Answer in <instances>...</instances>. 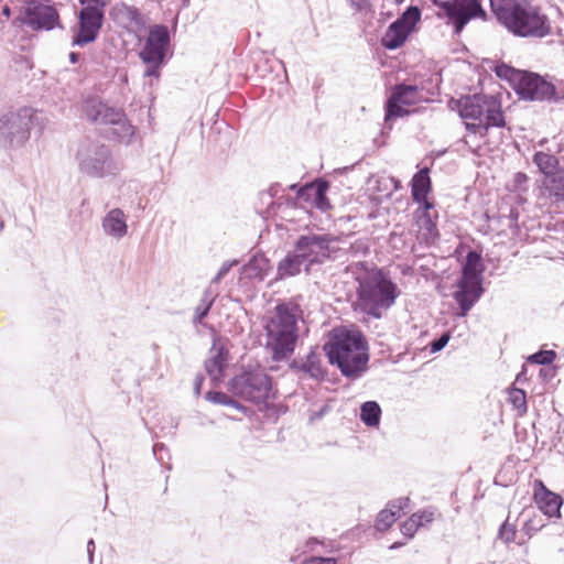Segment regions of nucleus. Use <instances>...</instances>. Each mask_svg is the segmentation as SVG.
<instances>
[{
    "instance_id": "1",
    "label": "nucleus",
    "mask_w": 564,
    "mask_h": 564,
    "mask_svg": "<svg viewBox=\"0 0 564 564\" xmlns=\"http://www.w3.org/2000/svg\"><path fill=\"white\" fill-rule=\"evenodd\" d=\"M324 350L329 364L347 379H359L368 369L369 346L359 330H336L324 345Z\"/></svg>"
},
{
    "instance_id": "2",
    "label": "nucleus",
    "mask_w": 564,
    "mask_h": 564,
    "mask_svg": "<svg viewBox=\"0 0 564 564\" xmlns=\"http://www.w3.org/2000/svg\"><path fill=\"white\" fill-rule=\"evenodd\" d=\"M496 18L514 35L544 37L551 32L550 20L529 0H490Z\"/></svg>"
},
{
    "instance_id": "3",
    "label": "nucleus",
    "mask_w": 564,
    "mask_h": 564,
    "mask_svg": "<svg viewBox=\"0 0 564 564\" xmlns=\"http://www.w3.org/2000/svg\"><path fill=\"white\" fill-rule=\"evenodd\" d=\"M300 314L299 304L282 302L267 318L264 324L265 348L271 352L274 361L285 360L294 352L299 338L297 317Z\"/></svg>"
},
{
    "instance_id": "4",
    "label": "nucleus",
    "mask_w": 564,
    "mask_h": 564,
    "mask_svg": "<svg viewBox=\"0 0 564 564\" xmlns=\"http://www.w3.org/2000/svg\"><path fill=\"white\" fill-rule=\"evenodd\" d=\"M356 280V306L373 318H381L400 294L398 285L381 269L368 271Z\"/></svg>"
},
{
    "instance_id": "5",
    "label": "nucleus",
    "mask_w": 564,
    "mask_h": 564,
    "mask_svg": "<svg viewBox=\"0 0 564 564\" xmlns=\"http://www.w3.org/2000/svg\"><path fill=\"white\" fill-rule=\"evenodd\" d=\"M82 111L86 119L96 126L105 127V135L112 141L129 144L134 135V127L122 109L109 106L97 96L84 99Z\"/></svg>"
},
{
    "instance_id": "6",
    "label": "nucleus",
    "mask_w": 564,
    "mask_h": 564,
    "mask_svg": "<svg viewBox=\"0 0 564 564\" xmlns=\"http://www.w3.org/2000/svg\"><path fill=\"white\" fill-rule=\"evenodd\" d=\"M75 159L78 171L93 178L115 177L122 170L110 148L98 140L86 139L77 148Z\"/></svg>"
},
{
    "instance_id": "7",
    "label": "nucleus",
    "mask_w": 564,
    "mask_h": 564,
    "mask_svg": "<svg viewBox=\"0 0 564 564\" xmlns=\"http://www.w3.org/2000/svg\"><path fill=\"white\" fill-rule=\"evenodd\" d=\"M44 127L41 112L32 108H21L0 117V148L19 149L30 139L31 129Z\"/></svg>"
},
{
    "instance_id": "8",
    "label": "nucleus",
    "mask_w": 564,
    "mask_h": 564,
    "mask_svg": "<svg viewBox=\"0 0 564 564\" xmlns=\"http://www.w3.org/2000/svg\"><path fill=\"white\" fill-rule=\"evenodd\" d=\"M272 383L271 378L260 368H243L228 383V390L234 397L245 401L260 403L269 399Z\"/></svg>"
},
{
    "instance_id": "9",
    "label": "nucleus",
    "mask_w": 564,
    "mask_h": 564,
    "mask_svg": "<svg viewBox=\"0 0 564 564\" xmlns=\"http://www.w3.org/2000/svg\"><path fill=\"white\" fill-rule=\"evenodd\" d=\"M438 8L436 17L445 20L452 25L456 35L460 34L464 28L474 19L486 17L480 0H432Z\"/></svg>"
},
{
    "instance_id": "10",
    "label": "nucleus",
    "mask_w": 564,
    "mask_h": 564,
    "mask_svg": "<svg viewBox=\"0 0 564 564\" xmlns=\"http://www.w3.org/2000/svg\"><path fill=\"white\" fill-rule=\"evenodd\" d=\"M82 9L78 24L74 29L73 46H85L94 42L99 34L105 19L106 0H79Z\"/></svg>"
},
{
    "instance_id": "11",
    "label": "nucleus",
    "mask_w": 564,
    "mask_h": 564,
    "mask_svg": "<svg viewBox=\"0 0 564 564\" xmlns=\"http://www.w3.org/2000/svg\"><path fill=\"white\" fill-rule=\"evenodd\" d=\"M338 239L327 234L307 232L297 237L294 249L306 263V272L314 264H323L325 261L333 259L332 254L337 249L332 246Z\"/></svg>"
},
{
    "instance_id": "12",
    "label": "nucleus",
    "mask_w": 564,
    "mask_h": 564,
    "mask_svg": "<svg viewBox=\"0 0 564 564\" xmlns=\"http://www.w3.org/2000/svg\"><path fill=\"white\" fill-rule=\"evenodd\" d=\"M517 94L521 99L533 101H556V87L541 75L530 72L518 74Z\"/></svg>"
},
{
    "instance_id": "13",
    "label": "nucleus",
    "mask_w": 564,
    "mask_h": 564,
    "mask_svg": "<svg viewBox=\"0 0 564 564\" xmlns=\"http://www.w3.org/2000/svg\"><path fill=\"white\" fill-rule=\"evenodd\" d=\"M21 21L33 31H51L59 22L57 10L40 0H29L22 8Z\"/></svg>"
},
{
    "instance_id": "14",
    "label": "nucleus",
    "mask_w": 564,
    "mask_h": 564,
    "mask_svg": "<svg viewBox=\"0 0 564 564\" xmlns=\"http://www.w3.org/2000/svg\"><path fill=\"white\" fill-rule=\"evenodd\" d=\"M170 41L167 26L163 24L153 25L149 31L143 48L139 53V57L143 63L163 64Z\"/></svg>"
},
{
    "instance_id": "15",
    "label": "nucleus",
    "mask_w": 564,
    "mask_h": 564,
    "mask_svg": "<svg viewBox=\"0 0 564 564\" xmlns=\"http://www.w3.org/2000/svg\"><path fill=\"white\" fill-rule=\"evenodd\" d=\"M453 299L459 307L458 316L465 317L484 294L482 282L458 279Z\"/></svg>"
},
{
    "instance_id": "16",
    "label": "nucleus",
    "mask_w": 564,
    "mask_h": 564,
    "mask_svg": "<svg viewBox=\"0 0 564 564\" xmlns=\"http://www.w3.org/2000/svg\"><path fill=\"white\" fill-rule=\"evenodd\" d=\"M290 368L295 372H302L304 376L316 381H323L326 371L322 365L321 355L315 348H312L307 355L292 360Z\"/></svg>"
},
{
    "instance_id": "17",
    "label": "nucleus",
    "mask_w": 564,
    "mask_h": 564,
    "mask_svg": "<svg viewBox=\"0 0 564 564\" xmlns=\"http://www.w3.org/2000/svg\"><path fill=\"white\" fill-rule=\"evenodd\" d=\"M490 95H468L462 97L458 102V113L464 120H480L484 117L487 99Z\"/></svg>"
},
{
    "instance_id": "18",
    "label": "nucleus",
    "mask_w": 564,
    "mask_h": 564,
    "mask_svg": "<svg viewBox=\"0 0 564 564\" xmlns=\"http://www.w3.org/2000/svg\"><path fill=\"white\" fill-rule=\"evenodd\" d=\"M534 499L540 510L547 517H560L561 496L549 490L541 480L535 481Z\"/></svg>"
},
{
    "instance_id": "19",
    "label": "nucleus",
    "mask_w": 564,
    "mask_h": 564,
    "mask_svg": "<svg viewBox=\"0 0 564 564\" xmlns=\"http://www.w3.org/2000/svg\"><path fill=\"white\" fill-rule=\"evenodd\" d=\"M101 228L105 235L120 240L128 232L127 218L122 209L112 208L101 220Z\"/></svg>"
},
{
    "instance_id": "20",
    "label": "nucleus",
    "mask_w": 564,
    "mask_h": 564,
    "mask_svg": "<svg viewBox=\"0 0 564 564\" xmlns=\"http://www.w3.org/2000/svg\"><path fill=\"white\" fill-rule=\"evenodd\" d=\"M306 272V263L293 249L278 263L276 280H285L299 275L302 271Z\"/></svg>"
},
{
    "instance_id": "21",
    "label": "nucleus",
    "mask_w": 564,
    "mask_h": 564,
    "mask_svg": "<svg viewBox=\"0 0 564 564\" xmlns=\"http://www.w3.org/2000/svg\"><path fill=\"white\" fill-rule=\"evenodd\" d=\"M541 195L553 202L564 200V169H558L544 178Z\"/></svg>"
},
{
    "instance_id": "22",
    "label": "nucleus",
    "mask_w": 564,
    "mask_h": 564,
    "mask_svg": "<svg viewBox=\"0 0 564 564\" xmlns=\"http://www.w3.org/2000/svg\"><path fill=\"white\" fill-rule=\"evenodd\" d=\"M485 121H484V133H481V138L486 137L488 130L492 127L502 128L506 126L505 116L501 109L500 101L495 97L490 96L487 99V106L485 109Z\"/></svg>"
},
{
    "instance_id": "23",
    "label": "nucleus",
    "mask_w": 564,
    "mask_h": 564,
    "mask_svg": "<svg viewBox=\"0 0 564 564\" xmlns=\"http://www.w3.org/2000/svg\"><path fill=\"white\" fill-rule=\"evenodd\" d=\"M212 351V357L205 362V369L213 381L219 382L224 378L228 351L224 347H214Z\"/></svg>"
},
{
    "instance_id": "24",
    "label": "nucleus",
    "mask_w": 564,
    "mask_h": 564,
    "mask_svg": "<svg viewBox=\"0 0 564 564\" xmlns=\"http://www.w3.org/2000/svg\"><path fill=\"white\" fill-rule=\"evenodd\" d=\"M485 265L479 252L470 250L462 265L460 279L484 281Z\"/></svg>"
},
{
    "instance_id": "25",
    "label": "nucleus",
    "mask_w": 564,
    "mask_h": 564,
    "mask_svg": "<svg viewBox=\"0 0 564 564\" xmlns=\"http://www.w3.org/2000/svg\"><path fill=\"white\" fill-rule=\"evenodd\" d=\"M432 188L430 170L424 167L416 172L411 181V194L415 203L421 204L425 200Z\"/></svg>"
},
{
    "instance_id": "26",
    "label": "nucleus",
    "mask_w": 564,
    "mask_h": 564,
    "mask_svg": "<svg viewBox=\"0 0 564 564\" xmlns=\"http://www.w3.org/2000/svg\"><path fill=\"white\" fill-rule=\"evenodd\" d=\"M410 33L409 29L394 21L388 26L381 39V44L388 50H397L404 44Z\"/></svg>"
},
{
    "instance_id": "27",
    "label": "nucleus",
    "mask_w": 564,
    "mask_h": 564,
    "mask_svg": "<svg viewBox=\"0 0 564 564\" xmlns=\"http://www.w3.org/2000/svg\"><path fill=\"white\" fill-rule=\"evenodd\" d=\"M218 293L213 290V286H207L202 295V299L194 310L192 323L196 325H204L205 317L209 314Z\"/></svg>"
},
{
    "instance_id": "28",
    "label": "nucleus",
    "mask_w": 564,
    "mask_h": 564,
    "mask_svg": "<svg viewBox=\"0 0 564 564\" xmlns=\"http://www.w3.org/2000/svg\"><path fill=\"white\" fill-rule=\"evenodd\" d=\"M269 260L263 256H253L242 268L248 279L263 281Z\"/></svg>"
},
{
    "instance_id": "29",
    "label": "nucleus",
    "mask_w": 564,
    "mask_h": 564,
    "mask_svg": "<svg viewBox=\"0 0 564 564\" xmlns=\"http://www.w3.org/2000/svg\"><path fill=\"white\" fill-rule=\"evenodd\" d=\"M117 11L135 31L145 29L147 19L138 8L122 3L117 8Z\"/></svg>"
},
{
    "instance_id": "30",
    "label": "nucleus",
    "mask_w": 564,
    "mask_h": 564,
    "mask_svg": "<svg viewBox=\"0 0 564 564\" xmlns=\"http://www.w3.org/2000/svg\"><path fill=\"white\" fill-rule=\"evenodd\" d=\"M381 408L377 401H366L360 406V420L369 427H377L380 423Z\"/></svg>"
},
{
    "instance_id": "31",
    "label": "nucleus",
    "mask_w": 564,
    "mask_h": 564,
    "mask_svg": "<svg viewBox=\"0 0 564 564\" xmlns=\"http://www.w3.org/2000/svg\"><path fill=\"white\" fill-rule=\"evenodd\" d=\"M416 224L419 226L422 240L426 243L434 242L438 237V231L431 214L416 215Z\"/></svg>"
},
{
    "instance_id": "32",
    "label": "nucleus",
    "mask_w": 564,
    "mask_h": 564,
    "mask_svg": "<svg viewBox=\"0 0 564 564\" xmlns=\"http://www.w3.org/2000/svg\"><path fill=\"white\" fill-rule=\"evenodd\" d=\"M392 93L405 106L415 105L421 99V89L415 85L399 84L393 88Z\"/></svg>"
},
{
    "instance_id": "33",
    "label": "nucleus",
    "mask_w": 564,
    "mask_h": 564,
    "mask_svg": "<svg viewBox=\"0 0 564 564\" xmlns=\"http://www.w3.org/2000/svg\"><path fill=\"white\" fill-rule=\"evenodd\" d=\"M533 162L539 167V170L545 175V177H549L551 173H554L557 171L558 160L555 155L538 151L533 155Z\"/></svg>"
},
{
    "instance_id": "34",
    "label": "nucleus",
    "mask_w": 564,
    "mask_h": 564,
    "mask_svg": "<svg viewBox=\"0 0 564 564\" xmlns=\"http://www.w3.org/2000/svg\"><path fill=\"white\" fill-rule=\"evenodd\" d=\"M421 9L416 6H410L406 10L395 20L400 25L409 29L412 32L415 24L421 20Z\"/></svg>"
},
{
    "instance_id": "35",
    "label": "nucleus",
    "mask_w": 564,
    "mask_h": 564,
    "mask_svg": "<svg viewBox=\"0 0 564 564\" xmlns=\"http://www.w3.org/2000/svg\"><path fill=\"white\" fill-rule=\"evenodd\" d=\"M402 105L403 104L398 98V96L392 93L391 96L388 98V100L386 102L384 120L389 121V120H392V119H395V118H400V117H403V116L408 115L409 111L405 110L402 107Z\"/></svg>"
},
{
    "instance_id": "36",
    "label": "nucleus",
    "mask_w": 564,
    "mask_h": 564,
    "mask_svg": "<svg viewBox=\"0 0 564 564\" xmlns=\"http://www.w3.org/2000/svg\"><path fill=\"white\" fill-rule=\"evenodd\" d=\"M400 517V513L390 509L381 510L377 517L376 529L378 531H387Z\"/></svg>"
},
{
    "instance_id": "37",
    "label": "nucleus",
    "mask_w": 564,
    "mask_h": 564,
    "mask_svg": "<svg viewBox=\"0 0 564 564\" xmlns=\"http://www.w3.org/2000/svg\"><path fill=\"white\" fill-rule=\"evenodd\" d=\"M556 354L553 350H540L528 357V361L536 365H550L555 359Z\"/></svg>"
},
{
    "instance_id": "38",
    "label": "nucleus",
    "mask_w": 564,
    "mask_h": 564,
    "mask_svg": "<svg viewBox=\"0 0 564 564\" xmlns=\"http://www.w3.org/2000/svg\"><path fill=\"white\" fill-rule=\"evenodd\" d=\"M495 73L502 79L514 80L518 83V74H522L523 72H519L505 63H500L496 65Z\"/></svg>"
},
{
    "instance_id": "39",
    "label": "nucleus",
    "mask_w": 564,
    "mask_h": 564,
    "mask_svg": "<svg viewBox=\"0 0 564 564\" xmlns=\"http://www.w3.org/2000/svg\"><path fill=\"white\" fill-rule=\"evenodd\" d=\"M510 401L513 406L522 412L527 411L525 393L521 389H513L510 392Z\"/></svg>"
},
{
    "instance_id": "40",
    "label": "nucleus",
    "mask_w": 564,
    "mask_h": 564,
    "mask_svg": "<svg viewBox=\"0 0 564 564\" xmlns=\"http://www.w3.org/2000/svg\"><path fill=\"white\" fill-rule=\"evenodd\" d=\"M205 398L207 401L215 403V404H221V405H227V406H229V404H232L231 403L232 398L228 397L226 393L220 392V391H208L206 393Z\"/></svg>"
},
{
    "instance_id": "41",
    "label": "nucleus",
    "mask_w": 564,
    "mask_h": 564,
    "mask_svg": "<svg viewBox=\"0 0 564 564\" xmlns=\"http://www.w3.org/2000/svg\"><path fill=\"white\" fill-rule=\"evenodd\" d=\"M416 517H410L406 521L401 524V532L408 538H412L420 525L416 522Z\"/></svg>"
},
{
    "instance_id": "42",
    "label": "nucleus",
    "mask_w": 564,
    "mask_h": 564,
    "mask_svg": "<svg viewBox=\"0 0 564 564\" xmlns=\"http://www.w3.org/2000/svg\"><path fill=\"white\" fill-rule=\"evenodd\" d=\"M238 264V261L237 260H231V261H225L219 271L217 272V274L213 278L212 282H210V285L212 284H215V283H219L227 274L228 272L230 271V269L235 265Z\"/></svg>"
},
{
    "instance_id": "43",
    "label": "nucleus",
    "mask_w": 564,
    "mask_h": 564,
    "mask_svg": "<svg viewBox=\"0 0 564 564\" xmlns=\"http://www.w3.org/2000/svg\"><path fill=\"white\" fill-rule=\"evenodd\" d=\"M516 529L512 524L505 522L499 529V538L506 543H510L514 540Z\"/></svg>"
},
{
    "instance_id": "44",
    "label": "nucleus",
    "mask_w": 564,
    "mask_h": 564,
    "mask_svg": "<svg viewBox=\"0 0 564 564\" xmlns=\"http://www.w3.org/2000/svg\"><path fill=\"white\" fill-rule=\"evenodd\" d=\"M451 335L448 333H443L438 338L434 339L430 344L431 352L441 351L449 341Z\"/></svg>"
},
{
    "instance_id": "45",
    "label": "nucleus",
    "mask_w": 564,
    "mask_h": 564,
    "mask_svg": "<svg viewBox=\"0 0 564 564\" xmlns=\"http://www.w3.org/2000/svg\"><path fill=\"white\" fill-rule=\"evenodd\" d=\"M301 564H337V560L335 557L311 556Z\"/></svg>"
},
{
    "instance_id": "46",
    "label": "nucleus",
    "mask_w": 564,
    "mask_h": 564,
    "mask_svg": "<svg viewBox=\"0 0 564 564\" xmlns=\"http://www.w3.org/2000/svg\"><path fill=\"white\" fill-rule=\"evenodd\" d=\"M82 210L79 212L80 221H88L93 217V210L89 207V199L84 198L80 203Z\"/></svg>"
},
{
    "instance_id": "47",
    "label": "nucleus",
    "mask_w": 564,
    "mask_h": 564,
    "mask_svg": "<svg viewBox=\"0 0 564 564\" xmlns=\"http://www.w3.org/2000/svg\"><path fill=\"white\" fill-rule=\"evenodd\" d=\"M411 517H416V522L420 527L424 525L425 523H430L434 519V512L432 511H422L413 513Z\"/></svg>"
},
{
    "instance_id": "48",
    "label": "nucleus",
    "mask_w": 564,
    "mask_h": 564,
    "mask_svg": "<svg viewBox=\"0 0 564 564\" xmlns=\"http://www.w3.org/2000/svg\"><path fill=\"white\" fill-rule=\"evenodd\" d=\"M410 499L408 497L398 498L390 502V508L397 513H400L401 510L408 507Z\"/></svg>"
},
{
    "instance_id": "49",
    "label": "nucleus",
    "mask_w": 564,
    "mask_h": 564,
    "mask_svg": "<svg viewBox=\"0 0 564 564\" xmlns=\"http://www.w3.org/2000/svg\"><path fill=\"white\" fill-rule=\"evenodd\" d=\"M479 122H465V128L470 133H478L481 137L484 133V121L480 119Z\"/></svg>"
},
{
    "instance_id": "50",
    "label": "nucleus",
    "mask_w": 564,
    "mask_h": 564,
    "mask_svg": "<svg viewBox=\"0 0 564 564\" xmlns=\"http://www.w3.org/2000/svg\"><path fill=\"white\" fill-rule=\"evenodd\" d=\"M147 64L149 66H148V68L145 70L144 75L148 76V77H152V76L159 77V75H160V70L159 69H160L162 64H156V63H147Z\"/></svg>"
},
{
    "instance_id": "51",
    "label": "nucleus",
    "mask_w": 564,
    "mask_h": 564,
    "mask_svg": "<svg viewBox=\"0 0 564 564\" xmlns=\"http://www.w3.org/2000/svg\"><path fill=\"white\" fill-rule=\"evenodd\" d=\"M349 2L357 11H362L370 7V0H349Z\"/></svg>"
},
{
    "instance_id": "52",
    "label": "nucleus",
    "mask_w": 564,
    "mask_h": 564,
    "mask_svg": "<svg viewBox=\"0 0 564 564\" xmlns=\"http://www.w3.org/2000/svg\"><path fill=\"white\" fill-rule=\"evenodd\" d=\"M167 448L163 443H156L153 445V454L159 462L163 460L162 452H166Z\"/></svg>"
},
{
    "instance_id": "53",
    "label": "nucleus",
    "mask_w": 564,
    "mask_h": 564,
    "mask_svg": "<svg viewBox=\"0 0 564 564\" xmlns=\"http://www.w3.org/2000/svg\"><path fill=\"white\" fill-rule=\"evenodd\" d=\"M327 183H323L317 187L318 206L323 208V202L325 200V192L327 189Z\"/></svg>"
},
{
    "instance_id": "54",
    "label": "nucleus",
    "mask_w": 564,
    "mask_h": 564,
    "mask_svg": "<svg viewBox=\"0 0 564 564\" xmlns=\"http://www.w3.org/2000/svg\"><path fill=\"white\" fill-rule=\"evenodd\" d=\"M203 382H204V377L202 375H197L195 377V379H194V393H195V395H199L200 394Z\"/></svg>"
},
{
    "instance_id": "55",
    "label": "nucleus",
    "mask_w": 564,
    "mask_h": 564,
    "mask_svg": "<svg viewBox=\"0 0 564 564\" xmlns=\"http://www.w3.org/2000/svg\"><path fill=\"white\" fill-rule=\"evenodd\" d=\"M420 205H422V209H419L416 215L430 214V210L433 208V204L427 200V197Z\"/></svg>"
},
{
    "instance_id": "56",
    "label": "nucleus",
    "mask_w": 564,
    "mask_h": 564,
    "mask_svg": "<svg viewBox=\"0 0 564 564\" xmlns=\"http://www.w3.org/2000/svg\"><path fill=\"white\" fill-rule=\"evenodd\" d=\"M94 551H95V542H94L93 539H90L87 542V553H88V557H89V562L90 563L93 562V558H94Z\"/></svg>"
},
{
    "instance_id": "57",
    "label": "nucleus",
    "mask_w": 564,
    "mask_h": 564,
    "mask_svg": "<svg viewBox=\"0 0 564 564\" xmlns=\"http://www.w3.org/2000/svg\"><path fill=\"white\" fill-rule=\"evenodd\" d=\"M278 185L275 186H272L268 193H264L262 194L263 196H268L269 198H272L273 196H275L278 194Z\"/></svg>"
},
{
    "instance_id": "58",
    "label": "nucleus",
    "mask_w": 564,
    "mask_h": 564,
    "mask_svg": "<svg viewBox=\"0 0 564 564\" xmlns=\"http://www.w3.org/2000/svg\"><path fill=\"white\" fill-rule=\"evenodd\" d=\"M557 89V100L564 99V80H561V84Z\"/></svg>"
},
{
    "instance_id": "59",
    "label": "nucleus",
    "mask_w": 564,
    "mask_h": 564,
    "mask_svg": "<svg viewBox=\"0 0 564 564\" xmlns=\"http://www.w3.org/2000/svg\"><path fill=\"white\" fill-rule=\"evenodd\" d=\"M80 54L77 52H70L69 53V62L73 64H76L79 61Z\"/></svg>"
},
{
    "instance_id": "60",
    "label": "nucleus",
    "mask_w": 564,
    "mask_h": 564,
    "mask_svg": "<svg viewBox=\"0 0 564 564\" xmlns=\"http://www.w3.org/2000/svg\"><path fill=\"white\" fill-rule=\"evenodd\" d=\"M231 403L232 404H229V406L235 408L237 410L245 411V409H246L241 403H239L235 399H231Z\"/></svg>"
},
{
    "instance_id": "61",
    "label": "nucleus",
    "mask_w": 564,
    "mask_h": 564,
    "mask_svg": "<svg viewBox=\"0 0 564 564\" xmlns=\"http://www.w3.org/2000/svg\"><path fill=\"white\" fill-rule=\"evenodd\" d=\"M318 543V540L315 539V538H312L307 541V546L311 549V550H314V545Z\"/></svg>"
},
{
    "instance_id": "62",
    "label": "nucleus",
    "mask_w": 564,
    "mask_h": 564,
    "mask_svg": "<svg viewBox=\"0 0 564 564\" xmlns=\"http://www.w3.org/2000/svg\"><path fill=\"white\" fill-rule=\"evenodd\" d=\"M2 13L7 17L10 15V9L8 7H4L3 10H2Z\"/></svg>"
},
{
    "instance_id": "63",
    "label": "nucleus",
    "mask_w": 564,
    "mask_h": 564,
    "mask_svg": "<svg viewBox=\"0 0 564 564\" xmlns=\"http://www.w3.org/2000/svg\"><path fill=\"white\" fill-rule=\"evenodd\" d=\"M296 188H297V185H296V184H292V185H290V189L294 191V189H296Z\"/></svg>"
},
{
    "instance_id": "64",
    "label": "nucleus",
    "mask_w": 564,
    "mask_h": 564,
    "mask_svg": "<svg viewBox=\"0 0 564 564\" xmlns=\"http://www.w3.org/2000/svg\"><path fill=\"white\" fill-rule=\"evenodd\" d=\"M395 4H401L403 3L405 0H393Z\"/></svg>"
}]
</instances>
